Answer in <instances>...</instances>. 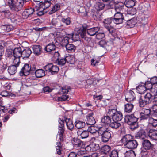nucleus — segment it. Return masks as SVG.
Instances as JSON below:
<instances>
[{
	"mask_svg": "<svg viewBox=\"0 0 157 157\" xmlns=\"http://www.w3.org/2000/svg\"><path fill=\"white\" fill-rule=\"evenodd\" d=\"M111 121H112L110 117L108 115L104 116L101 119V122L106 124H110Z\"/></svg>",
	"mask_w": 157,
	"mask_h": 157,
	"instance_id": "43",
	"label": "nucleus"
},
{
	"mask_svg": "<svg viewBox=\"0 0 157 157\" xmlns=\"http://www.w3.org/2000/svg\"><path fill=\"white\" fill-rule=\"evenodd\" d=\"M125 111L126 112L130 113L132 112L133 109V105L131 103H128L125 105Z\"/></svg>",
	"mask_w": 157,
	"mask_h": 157,
	"instance_id": "40",
	"label": "nucleus"
},
{
	"mask_svg": "<svg viewBox=\"0 0 157 157\" xmlns=\"http://www.w3.org/2000/svg\"><path fill=\"white\" fill-rule=\"evenodd\" d=\"M56 48V46L53 43L48 44L44 48V49L48 52H52ZM53 53V52H52Z\"/></svg>",
	"mask_w": 157,
	"mask_h": 157,
	"instance_id": "26",
	"label": "nucleus"
},
{
	"mask_svg": "<svg viewBox=\"0 0 157 157\" xmlns=\"http://www.w3.org/2000/svg\"><path fill=\"white\" fill-rule=\"evenodd\" d=\"M138 145L137 141L135 140H131L130 141L125 145L126 148L129 149H132L136 148Z\"/></svg>",
	"mask_w": 157,
	"mask_h": 157,
	"instance_id": "18",
	"label": "nucleus"
},
{
	"mask_svg": "<svg viewBox=\"0 0 157 157\" xmlns=\"http://www.w3.org/2000/svg\"><path fill=\"white\" fill-rule=\"evenodd\" d=\"M7 65L3 63L0 64V73H3L7 68Z\"/></svg>",
	"mask_w": 157,
	"mask_h": 157,
	"instance_id": "55",
	"label": "nucleus"
},
{
	"mask_svg": "<svg viewBox=\"0 0 157 157\" xmlns=\"http://www.w3.org/2000/svg\"><path fill=\"white\" fill-rule=\"evenodd\" d=\"M43 4L44 5L43 7L44 11H45L46 9L48 8L50 6L51 3L48 1H45L44 2H43Z\"/></svg>",
	"mask_w": 157,
	"mask_h": 157,
	"instance_id": "63",
	"label": "nucleus"
},
{
	"mask_svg": "<svg viewBox=\"0 0 157 157\" xmlns=\"http://www.w3.org/2000/svg\"><path fill=\"white\" fill-rule=\"evenodd\" d=\"M87 30V33L91 36H93L96 34L99 30V28L98 27L89 28V27L86 25V26L84 27Z\"/></svg>",
	"mask_w": 157,
	"mask_h": 157,
	"instance_id": "15",
	"label": "nucleus"
},
{
	"mask_svg": "<svg viewBox=\"0 0 157 157\" xmlns=\"http://www.w3.org/2000/svg\"><path fill=\"white\" fill-rule=\"evenodd\" d=\"M111 147L108 145L104 146L101 149V152L105 154H107L110 151Z\"/></svg>",
	"mask_w": 157,
	"mask_h": 157,
	"instance_id": "44",
	"label": "nucleus"
},
{
	"mask_svg": "<svg viewBox=\"0 0 157 157\" xmlns=\"http://www.w3.org/2000/svg\"><path fill=\"white\" fill-rule=\"evenodd\" d=\"M149 123L153 127H155L157 126V120L150 118L149 119Z\"/></svg>",
	"mask_w": 157,
	"mask_h": 157,
	"instance_id": "51",
	"label": "nucleus"
},
{
	"mask_svg": "<svg viewBox=\"0 0 157 157\" xmlns=\"http://www.w3.org/2000/svg\"><path fill=\"white\" fill-rule=\"evenodd\" d=\"M10 19L12 22L16 24H17L21 21L20 17L17 14H11Z\"/></svg>",
	"mask_w": 157,
	"mask_h": 157,
	"instance_id": "27",
	"label": "nucleus"
},
{
	"mask_svg": "<svg viewBox=\"0 0 157 157\" xmlns=\"http://www.w3.org/2000/svg\"><path fill=\"white\" fill-rule=\"evenodd\" d=\"M67 128L72 131L74 128V125L72 121L69 118H66L65 120Z\"/></svg>",
	"mask_w": 157,
	"mask_h": 157,
	"instance_id": "29",
	"label": "nucleus"
},
{
	"mask_svg": "<svg viewBox=\"0 0 157 157\" xmlns=\"http://www.w3.org/2000/svg\"><path fill=\"white\" fill-rule=\"evenodd\" d=\"M6 55L8 57H12L13 55V50L11 49L7 50Z\"/></svg>",
	"mask_w": 157,
	"mask_h": 157,
	"instance_id": "58",
	"label": "nucleus"
},
{
	"mask_svg": "<svg viewBox=\"0 0 157 157\" xmlns=\"http://www.w3.org/2000/svg\"><path fill=\"white\" fill-rule=\"evenodd\" d=\"M110 157H118V152L117 150H113L111 152L110 155Z\"/></svg>",
	"mask_w": 157,
	"mask_h": 157,
	"instance_id": "60",
	"label": "nucleus"
},
{
	"mask_svg": "<svg viewBox=\"0 0 157 157\" xmlns=\"http://www.w3.org/2000/svg\"><path fill=\"white\" fill-rule=\"evenodd\" d=\"M135 137L137 138H141L142 139L145 137V132L143 130H141L137 132L136 134Z\"/></svg>",
	"mask_w": 157,
	"mask_h": 157,
	"instance_id": "37",
	"label": "nucleus"
},
{
	"mask_svg": "<svg viewBox=\"0 0 157 157\" xmlns=\"http://www.w3.org/2000/svg\"><path fill=\"white\" fill-rule=\"evenodd\" d=\"M59 124L58 127V135L59 136V139L61 141H63L64 137V132L65 128L64 127V121L60 120L59 121Z\"/></svg>",
	"mask_w": 157,
	"mask_h": 157,
	"instance_id": "6",
	"label": "nucleus"
},
{
	"mask_svg": "<svg viewBox=\"0 0 157 157\" xmlns=\"http://www.w3.org/2000/svg\"><path fill=\"white\" fill-rule=\"evenodd\" d=\"M34 72H35V75L37 78L42 77L46 75L45 71L42 69H36Z\"/></svg>",
	"mask_w": 157,
	"mask_h": 157,
	"instance_id": "24",
	"label": "nucleus"
},
{
	"mask_svg": "<svg viewBox=\"0 0 157 157\" xmlns=\"http://www.w3.org/2000/svg\"><path fill=\"white\" fill-rule=\"evenodd\" d=\"M105 7V4L102 2H98L95 5V8L98 11L103 9Z\"/></svg>",
	"mask_w": 157,
	"mask_h": 157,
	"instance_id": "46",
	"label": "nucleus"
},
{
	"mask_svg": "<svg viewBox=\"0 0 157 157\" xmlns=\"http://www.w3.org/2000/svg\"><path fill=\"white\" fill-rule=\"evenodd\" d=\"M36 69V68L35 65H33L31 66L29 64H25L20 71V74L21 76H26L29 75L30 73H32Z\"/></svg>",
	"mask_w": 157,
	"mask_h": 157,
	"instance_id": "3",
	"label": "nucleus"
},
{
	"mask_svg": "<svg viewBox=\"0 0 157 157\" xmlns=\"http://www.w3.org/2000/svg\"><path fill=\"white\" fill-rule=\"evenodd\" d=\"M132 137L130 135L128 134L124 136L122 138L121 140L124 146L126 144H127L128 143L132 140Z\"/></svg>",
	"mask_w": 157,
	"mask_h": 157,
	"instance_id": "30",
	"label": "nucleus"
},
{
	"mask_svg": "<svg viewBox=\"0 0 157 157\" xmlns=\"http://www.w3.org/2000/svg\"><path fill=\"white\" fill-rule=\"evenodd\" d=\"M124 4L123 2H118L116 3L115 5V9L117 12H119L124 8Z\"/></svg>",
	"mask_w": 157,
	"mask_h": 157,
	"instance_id": "34",
	"label": "nucleus"
},
{
	"mask_svg": "<svg viewBox=\"0 0 157 157\" xmlns=\"http://www.w3.org/2000/svg\"><path fill=\"white\" fill-rule=\"evenodd\" d=\"M8 3L9 7L13 11L18 12L21 10L24 5L21 0H8Z\"/></svg>",
	"mask_w": 157,
	"mask_h": 157,
	"instance_id": "2",
	"label": "nucleus"
},
{
	"mask_svg": "<svg viewBox=\"0 0 157 157\" xmlns=\"http://www.w3.org/2000/svg\"><path fill=\"white\" fill-rule=\"evenodd\" d=\"M99 149V146L98 144L94 143L90 144L86 147V149L88 151H94Z\"/></svg>",
	"mask_w": 157,
	"mask_h": 157,
	"instance_id": "16",
	"label": "nucleus"
},
{
	"mask_svg": "<svg viewBox=\"0 0 157 157\" xmlns=\"http://www.w3.org/2000/svg\"><path fill=\"white\" fill-rule=\"evenodd\" d=\"M93 113H91L88 114L86 116V123L88 125H92L95 124V119L93 116Z\"/></svg>",
	"mask_w": 157,
	"mask_h": 157,
	"instance_id": "17",
	"label": "nucleus"
},
{
	"mask_svg": "<svg viewBox=\"0 0 157 157\" xmlns=\"http://www.w3.org/2000/svg\"><path fill=\"white\" fill-rule=\"evenodd\" d=\"M66 35V36L64 37L65 35H61V36L63 37L61 41V44L63 47H66V46L69 43V40L70 39H73L74 37L75 36H76V40H77L79 39V36L78 34H76L75 35L73 34H67L65 33Z\"/></svg>",
	"mask_w": 157,
	"mask_h": 157,
	"instance_id": "5",
	"label": "nucleus"
},
{
	"mask_svg": "<svg viewBox=\"0 0 157 157\" xmlns=\"http://www.w3.org/2000/svg\"><path fill=\"white\" fill-rule=\"evenodd\" d=\"M43 68L46 71L50 73L52 75L56 74L59 70L57 65H54L52 63L48 64L44 67Z\"/></svg>",
	"mask_w": 157,
	"mask_h": 157,
	"instance_id": "7",
	"label": "nucleus"
},
{
	"mask_svg": "<svg viewBox=\"0 0 157 157\" xmlns=\"http://www.w3.org/2000/svg\"><path fill=\"white\" fill-rule=\"evenodd\" d=\"M149 109L154 116H157V105H153Z\"/></svg>",
	"mask_w": 157,
	"mask_h": 157,
	"instance_id": "49",
	"label": "nucleus"
},
{
	"mask_svg": "<svg viewBox=\"0 0 157 157\" xmlns=\"http://www.w3.org/2000/svg\"><path fill=\"white\" fill-rule=\"evenodd\" d=\"M149 137L155 140H157V130L150 129L148 132Z\"/></svg>",
	"mask_w": 157,
	"mask_h": 157,
	"instance_id": "23",
	"label": "nucleus"
},
{
	"mask_svg": "<svg viewBox=\"0 0 157 157\" xmlns=\"http://www.w3.org/2000/svg\"><path fill=\"white\" fill-rule=\"evenodd\" d=\"M17 67L15 65L9 66L8 68V73L10 75H14L17 71Z\"/></svg>",
	"mask_w": 157,
	"mask_h": 157,
	"instance_id": "35",
	"label": "nucleus"
},
{
	"mask_svg": "<svg viewBox=\"0 0 157 157\" xmlns=\"http://www.w3.org/2000/svg\"><path fill=\"white\" fill-rule=\"evenodd\" d=\"M34 8L30 7L25 10L22 13V17L23 19H27L31 17L34 14Z\"/></svg>",
	"mask_w": 157,
	"mask_h": 157,
	"instance_id": "12",
	"label": "nucleus"
},
{
	"mask_svg": "<svg viewBox=\"0 0 157 157\" xmlns=\"http://www.w3.org/2000/svg\"><path fill=\"white\" fill-rule=\"evenodd\" d=\"M85 26H86V24H84L82 25V27L80 28L79 30V35L81 36V37L82 38L85 37L86 34V32H87V30L85 29L84 27Z\"/></svg>",
	"mask_w": 157,
	"mask_h": 157,
	"instance_id": "39",
	"label": "nucleus"
},
{
	"mask_svg": "<svg viewBox=\"0 0 157 157\" xmlns=\"http://www.w3.org/2000/svg\"><path fill=\"white\" fill-rule=\"evenodd\" d=\"M142 145L143 147L146 150L150 149L152 148V144L147 140H143L142 142Z\"/></svg>",
	"mask_w": 157,
	"mask_h": 157,
	"instance_id": "25",
	"label": "nucleus"
},
{
	"mask_svg": "<svg viewBox=\"0 0 157 157\" xmlns=\"http://www.w3.org/2000/svg\"><path fill=\"white\" fill-rule=\"evenodd\" d=\"M151 113V109H144L139 113V118L140 120H147L150 118Z\"/></svg>",
	"mask_w": 157,
	"mask_h": 157,
	"instance_id": "10",
	"label": "nucleus"
},
{
	"mask_svg": "<svg viewBox=\"0 0 157 157\" xmlns=\"http://www.w3.org/2000/svg\"><path fill=\"white\" fill-rule=\"evenodd\" d=\"M101 140L104 142H107L111 139V133L107 130L103 131L101 134Z\"/></svg>",
	"mask_w": 157,
	"mask_h": 157,
	"instance_id": "13",
	"label": "nucleus"
},
{
	"mask_svg": "<svg viewBox=\"0 0 157 157\" xmlns=\"http://www.w3.org/2000/svg\"><path fill=\"white\" fill-rule=\"evenodd\" d=\"M2 28L7 32L13 30V26L11 25H3L2 26Z\"/></svg>",
	"mask_w": 157,
	"mask_h": 157,
	"instance_id": "45",
	"label": "nucleus"
},
{
	"mask_svg": "<svg viewBox=\"0 0 157 157\" xmlns=\"http://www.w3.org/2000/svg\"><path fill=\"white\" fill-rule=\"evenodd\" d=\"M57 61L58 65L60 66H63L67 62L66 57L59 59Z\"/></svg>",
	"mask_w": 157,
	"mask_h": 157,
	"instance_id": "50",
	"label": "nucleus"
},
{
	"mask_svg": "<svg viewBox=\"0 0 157 157\" xmlns=\"http://www.w3.org/2000/svg\"><path fill=\"white\" fill-rule=\"evenodd\" d=\"M124 19V17L122 13L117 12L114 15L113 21L115 24L118 25L122 23Z\"/></svg>",
	"mask_w": 157,
	"mask_h": 157,
	"instance_id": "11",
	"label": "nucleus"
},
{
	"mask_svg": "<svg viewBox=\"0 0 157 157\" xmlns=\"http://www.w3.org/2000/svg\"><path fill=\"white\" fill-rule=\"evenodd\" d=\"M32 6L35 10L37 12V14L39 16H41L43 15L46 12L44 11L42 1H33Z\"/></svg>",
	"mask_w": 157,
	"mask_h": 157,
	"instance_id": "4",
	"label": "nucleus"
},
{
	"mask_svg": "<svg viewBox=\"0 0 157 157\" xmlns=\"http://www.w3.org/2000/svg\"><path fill=\"white\" fill-rule=\"evenodd\" d=\"M121 126V124L118 122V121H111V123L109 124V126L110 127L113 129H117L118 128Z\"/></svg>",
	"mask_w": 157,
	"mask_h": 157,
	"instance_id": "38",
	"label": "nucleus"
},
{
	"mask_svg": "<svg viewBox=\"0 0 157 157\" xmlns=\"http://www.w3.org/2000/svg\"><path fill=\"white\" fill-rule=\"evenodd\" d=\"M88 132H90V133L93 134L96 132V130L95 129V128L94 126L91 125L88 127Z\"/></svg>",
	"mask_w": 157,
	"mask_h": 157,
	"instance_id": "62",
	"label": "nucleus"
},
{
	"mask_svg": "<svg viewBox=\"0 0 157 157\" xmlns=\"http://www.w3.org/2000/svg\"><path fill=\"white\" fill-rule=\"evenodd\" d=\"M113 21V18H108L104 20L103 23L104 27L108 30L110 33H112L114 31L113 27L110 26V24Z\"/></svg>",
	"mask_w": 157,
	"mask_h": 157,
	"instance_id": "9",
	"label": "nucleus"
},
{
	"mask_svg": "<svg viewBox=\"0 0 157 157\" xmlns=\"http://www.w3.org/2000/svg\"><path fill=\"white\" fill-rule=\"evenodd\" d=\"M135 94L134 92L131 90H129L126 94L125 100L127 101L131 102L135 99Z\"/></svg>",
	"mask_w": 157,
	"mask_h": 157,
	"instance_id": "19",
	"label": "nucleus"
},
{
	"mask_svg": "<svg viewBox=\"0 0 157 157\" xmlns=\"http://www.w3.org/2000/svg\"><path fill=\"white\" fill-rule=\"evenodd\" d=\"M122 118V114L121 112H117L113 116L112 120L116 121H119Z\"/></svg>",
	"mask_w": 157,
	"mask_h": 157,
	"instance_id": "28",
	"label": "nucleus"
},
{
	"mask_svg": "<svg viewBox=\"0 0 157 157\" xmlns=\"http://www.w3.org/2000/svg\"><path fill=\"white\" fill-rule=\"evenodd\" d=\"M72 143L74 147L75 148H82L85 147L84 142L78 139L74 138Z\"/></svg>",
	"mask_w": 157,
	"mask_h": 157,
	"instance_id": "14",
	"label": "nucleus"
},
{
	"mask_svg": "<svg viewBox=\"0 0 157 157\" xmlns=\"http://www.w3.org/2000/svg\"><path fill=\"white\" fill-rule=\"evenodd\" d=\"M136 113H135L133 114L125 116L124 118L125 122L128 124H132L135 123L136 122H137V120L139 118L135 116Z\"/></svg>",
	"mask_w": 157,
	"mask_h": 157,
	"instance_id": "8",
	"label": "nucleus"
},
{
	"mask_svg": "<svg viewBox=\"0 0 157 157\" xmlns=\"http://www.w3.org/2000/svg\"><path fill=\"white\" fill-rule=\"evenodd\" d=\"M105 36V34L104 33L99 32L96 34V38L98 40H100L103 38Z\"/></svg>",
	"mask_w": 157,
	"mask_h": 157,
	"instance_id": "61",
	"label": "nucleus"
},
{
	"mask_svg": "<svg viewBox=\"0 0 157 157\" xmlns=\"http://www.w3.org/2000/svg\"><path fill=\"white\" fill-rule=\"evenodd\" d=\"M33 52L36 55L38 56L42 52V47L39 45H33L32 46Z\"/></svg>",
	"mask_w": 157,
	"mask_h": 157,
	"instance_id": "21",
	"label": "nucleus"
},
{
	"mask_svg": "<svg viewBox=\"0 0 157 157\" xmlns=\"http://www.w3.org/2000/svg\"><path fill=\"white\" fill-rule=\"evenodd\" d=\"M68 98V95H63L61 97H59L58 98V100L59 101H63L67 100Z\"/></svg>",
	"mask_w": 157,
	"mask_h": 157,
	"instance_id": "57",
	"label": "nucleus"
},
{
	"mask_svg": "<svg viewBox=\"0 0 157 157\" xmlns=\"http://www.w3.org/2000/svg\"><path fill=\"white\" fill-rule=\"evenodd\" d=\"M125 157H136L135 152L132 150L127 151L125 153Z\"/></svg>",
	"mask_w": 157,
	"mask_h": 157,
	"instance_id": "48",
	"label": "nucleus"
},
{
	"mask_svg": "<svg viewBox=\"0 0 157 157\" xmlns=\"http://www.w3.org/2000/svg\"><path fill=\"white\" fill-rule=\"evenodd\" d=\"M14 60L13 61V63L17 67H18L20 63V58L19 57H14Z\"/></svg>",
	"mask_w": 157,
	"mask_h": 157,
	"instance_id": "59",
	"label": "nucleus"
},
{
	"mask_svg": "<svg viewBox=\"0 0 157 157\" xmlns=\"http://www.w3.org/2000/svg\"><path fill=\"white\" fill-rule=\"evenodd\" d=\"M107 42L105 40H101L99 42V44L100 46L102 47H105L107 44Z\"/></svg>",
	"mask_w": 157,
	"mask_h": 157,
	"instance_id": "64",
	"label": "nucleus"
},
{
	"mask_svg": "<svg viewBox=\"0 0 157 157\" xmlns=\"http://www.w3.org/2000/svg\"><path fill=\"white\" fill-rule=\"evenodd\" d=\"M70 20V18L68 17L67 18H62L61 20L63 23H65L67 25H70L71 23V21Z\"/></svg>",
	"mask_w": 157,
	"mask_h": 157,
	"instance_id": "56",
	"label": "nucleus"
},
{
	"mask_svg": "<svg viewBox=\"0 0 157 157\" xmlns=\"http://www.w3.org/2000/svg\"><path fill=\"white\" fill-rule=\"evenodd\" d=\"M50 86H47L45 87H44L43 88H58V87H60L59 85L56 83H51L50 84Z\"/></svg>",
	"mask_w": 157,
	"mask_h": 157,
	"instance_id": "53",
	"label": "nucleus"
},
{
	"mask_svg": "<svg viewBox=\"0 0 157 157\" xmlns=\"http://www.w3.org/2000/svg\"><path fill=\"white\" fill-rule=\"evenodd\" d=\"M152 97L153 96L150 94V93H147L144 97V98L146 100L145 101L146 102H147L148 103H149L151 101Z\"/></svg>",
	"mask_w": 157,
	"mask_h": 157,
	"instance_id": "54",
	"label": "nucleus"
},
{
	"mask_svg": "<svg viewBox=\"0 0 157 157\" xmlns=\"http://www.w3.org/2000/svg\"><path fill=\"white\" fill-rule=\"evenodd\" d=\"M60 8V6L59 4L57 3L55 4L53 6L52 10L49 11V14H51L54 13L57 11L59 10Z\"/></svg>",
	"mask_w": 157,
	"mask_h": 157,
	"instance_id": "42",
	"label": "nucleus"
},
{
	"mask_svg": "<svg viewBox=\"0 0 157 157\" xmlns=\"http://www.w3.org/2000/svg\"><path fill=\"white\" fill-rule=\"evenodd\" d=\"M78 136H80L82 139L86 138L88 137L89 136V133L87 131H83L81 132L80 131H78L77 132Z\"/></svg>",
	"mask_w": 157,
	"mask_h": 157,
	"instance_id": "31",
	"label": "nucleus"
},
{
	"mask_svg": "<svg viewBox=\"0 0 157 157\" xmlns=\"http://www.w3.org/2000/svg\"><path fill=\"white\" fill-rule=\"evenodd\" d=\"M136 23V19L133 18L127 21L125 23V27L128 28H132L135 26Z\"/></svg>",
	"mask_w": 157,
	"mask_h": 157,
	"instance_id": "20",
	"label": "nucleus"
},
{
	"mask_svg": "<svg viewBox=\"0 0 157 157\" xmlns=\"http://www.w3.org/2000/svg\"><path fill=\"white\" fill-rule=\"evenodd\" d=\"M66 62L70 64L74 63L75 61V59L73 56H66Z\"/></svg>",
	"mask_w": 157,
	"mask_h": 157,
	"instance_id": "47",
	"label": "nucleus"
},
{
	"mask_svg": "<svg viewBox=\"0 0 157 157\" xmlns=\"http://www.w3.org/2000/svg\"><path fill=\"white\" fill-rule=\"evenodd\" d=\"M145 101L146 100L145 99H144V98L143 99L142 98H140L139 99V101L140 106V107H143L145 105L149 103L147 102H146Z\"/></svg>",
	"mask_w": 157,
	"mask_h": 157,
	"instance_id": "52",
	"label": "nucleus"
},
{
	"mask_svg": "<svg viewBox=\"0 0 157 157\" xmlns=\"http://www.w3.org/2000/svg\"><path fill=\"white\" fill-rule=\"evenodd\" d=\"M135 0H126L124 2V5L128 8L132 7L135 4Z\"/></svg>",
	"mask_w": 157,
	"mask_h": 157,
	"instance_id": "41",
	"label": "nucleus"
},
{
	"mask_svg": "<svg viewBox=\"0 0 157 157\" xmlns=\"http://www.w3.org/2000/svg\"><path fill=\"white\" fill-rule=\"evenodd\" d=\"M75 123V126L78 129L82 128L85 126V122L80 121V120L76 121Z\"/></svg>",
	"mask_w": 157,
	"mask_h": 157,
	"instance_id": "36",
	"label": "nucleus"
},
{
	"mask_svg": "<svg viewBox=\"0 0 157 157\" xmlns=\"http://www.w3.org/2000/svg\"><path fill=\"white\" fill-rule=\"evenodd\" d=\"M157 87V77L151 78L150 81H147L144 82H140L136 88H155Z\"/></svg>",
	"mask_w": 157,
	"mask_h": 157,
	"instance_id": "1",
	"label": "nucleus"
},
{
	"mask_svg": "<svg viewBox=\"0 0 157 157\" xmlns=\"http://www.w3.org/2000/svg\"><path fill=\"white\" fill-rule=\"evenodd\" d=\"M22 57L28 58L32 53V51L29 48H26L22 51Z\"/></svg>",
	"mask_w": 157,
	"mask_h": 157,
	"instance_id": "32",
	"label": "nucleus"
},
{
	"mask_svg": "<svg viewBox=\"0 0 157 157\" xmlns=\"http://www.w3.org/2000/svg\"><path fill=\"white\" fill-rule=\"evenodd\" d=\"M22 51L20 47L16 48L13 50V56L14 57L20 58L22 57Z\"/></svg>",
	"mask_w": 157,
	"mask_h": 157,
	"instance_id": "22",
	"label": "nucleus"
},
{
	"mask_svg": "<svg viewBox=\"0 0 157 157\" xmlns=\"http://www.w3.org/2000/svg\"><path fill=\"white\" fill-rule=\"evenodd\" d=\"M65 48L66 50L69 53L74 52L76 48L75 46L72 44H67Z\"/></svg>",
	"mask_w": 157,
	"mask_h": 157,
	"instance_id": "33",
	"label": "nucleus"
}]
</instances>
